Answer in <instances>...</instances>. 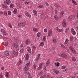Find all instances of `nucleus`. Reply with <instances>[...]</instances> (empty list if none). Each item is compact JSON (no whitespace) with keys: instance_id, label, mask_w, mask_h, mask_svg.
<instances>
[{"instance_id":"nucleus-1","label":"nucleus","mask_w":78,"mask_h":78,"mask_svg":"<svg viewBox=\"0 0 78 78\" xmlns=\"http://www.w3.org/2000/svg\"><path fill=\"white\" fill-rule=\"evenodd\" d=\"M26 23L25 22H23L21 23H18L19 27H25V25Z\"/></svg>"},{"instance_id":"nucleus-2","label":"nucleus","mask_w":78,"mask_h":78,"mask_svg":"<svg viewBox=\"0 0 78 78\" xmlns=\"http://www.w3.org/2000/svg\"><path fill=\"white\" fill-rule=\"evenodd\" d=\"M30 63H27L26 65L25 68H24L25 71H26V73H27V71L28 69V68L30 67Z\"/></svg>"},{"instance_id":"nucleus-3","label":"nucleus","mask_w":78,"mask_h":78,"mask_svg":"<svg viewBox=\"0 0 78 78\" xmlns=\"http://www.w3.org/2000/svg\"><path fill=\"white\" fill-rule=\"evenodd\" d=\"M69 48L70 50H71V51H72L73 53H76V51H75V49H74L72 47H69Z\"/></svg>"},{"instance_id":"nucleus-4","label":"nucleus","mask_w":78,"mask_h":78,"mask_svg":"<svg viewBox=\"0 0 78 78\" xmlns=\"http://www.w3.org/2000/svg\"><path fill=\"white\" fill-rule=\"evenodd\" d=\"M41 19L42 20H45V16L44 13H41Z\"/></svg>"},{"instance_id":"nucleus-5","label":"nucleus","mask_w":78,"mask_h":78,"mask_svg":"<svg viewBox=\"0 0 78 78\" xmlns=\"http://www.w3.org/2000/svg\"><path fill=\"white\" fill-rule=\"evenodd\" d=\"M75 18V16L73 15H71L69 16L68 19L69 20L70 19L73 20V19H74Z\"/></svg>"},{"instance_id":"nucleus-6","label":"nucleus","mask_w":78,"mask_h":78,"mask_svg":"<svg viewBox=\"0 0 78 78\" xmlns=\"http://www.w3.org/2000/svg\"><path fill=\"white\" fill-rule=\"evenodd\" d=\"M25 16H27V17H28L30 18L31 17V16L29 14V13H28V12H27V11H25Z\"/></svg>"},{"instance_id":"nucleus-7","label":"nucleus","mask_w":78,"mask_h":78,"mask_svg":"<svg viewBox=\"0 0 78 78\" xmlns=\"http://www.w3.org/2000/svg\"><path fill=\"white\" fill-rule=\"evenodd\" d=\"M60 56L61 57H62V58H65V59H66V58H67V56L66 55L63 54H62L60 55Z\"/></svg>"},{"instance_id":"nucleus-8","label":"nucleus","mask_w":78,"mask_h":78,"mask_svg":"<svg viewBox=\"0 0 78 78\" xmlns=\"http://www.w3.org/2000/svg\"><path fill=\"white\" fill-rule=\"evenodd\" d=\"M10 0H6V1H4V3L5 5H9V3H10Z\"/></svg>"},{"instance_id":"nucleus-9","label":"nucleus","mask_w":78,"mask_h":78,"mask_svg":"<svg viewBox=\"0 0 78 78\" xmlns=\"http://www.w3.org/2000/svg\"><path fill=\"white\" fill-rule=\"evenodd\" d=\"M27 51H28V53H31V48L30 47L28 46L27 48Z\"/></svg>"},{"instance_id":"nucleus-10","label":"nucleus","mask_w":78,"mask_h":78,"mask_svg":"<svg viewBox=\"0 0 78 78\" xmlns=\"http://www.w3.org/2000/svg\"><path fill=\"white\" fill-rule=\"evenodd\" d=\"M62 26L63 27H65L66 26V21L65 20H64L62 23Z\"/></svg>"},{"instance_id":"nucleus-11","label":"nucleus","mask_w":78,"mask_h":78,"mask_svg":"<svg viewBox=\"0 0 78 78\" xmlns=\"http://www.w3.org/2000/svg\"><path fill=\"white\" fill-rule=\"evenodd\" d=\"M53 35V33L51 31V30H49L48 32V36H51Z\"/></svg>"},{"instance_id":"nucleus-12","label":"nucleus","mask_w":78,"mask_h":78,"mask_svg":"<svg viewBox=\"0 0 78 78\" xmlns=\"http://www.w3.org/2000/svg\"><path fill=\"white\" fill-rule=\"evenodd\" d=\"M1 31L2 33L4 34V35H6V31L5 30L3 29H2L1 30Z\"/></svg>"},{"instance_id":"nucleus-13","label":"nucleus","mask_w":78,"mask_h":78,"mask_svg":"<svg viewBox=\"0 0 78 78\" xmlns=\"http://www.w3.org/2000/svg\"><path fill=\"white\" fill-rule=\"evenodd\" d=\"M71 32L72 33V34H73V35H75L76 33L75 31V30L73 28L71 29Z\"/></svg>"},{"instance_id":"nucleus-14","label":"nucleus","mask_w":78,"mask_h":78,"mask_svg":"<svg viewBox=\"0 0 78 78\" xmlns=\"http://www.w3.org/2000/svg\"><path fill=\"white\" fill-rule=\"evenodd\" d=\"M55 7H56L57 8H60L61 6H60V5H59V4L58 3H55Z\"/></svg>"},{"instance_id":"nucleus-15","label":"nucleus","mask_w":78,"mask_h":78,"mask_svg":"<svg viewBox=\"0 0 78 78\" xmlns=\"http://www.w3.org/2000/svg\"><path fill=\"white\" fill-rule=\"evenodd\" d=\"M56 29L58 32H62V31H63V29H58V27H56Z\"/></svg>"},{"instance_id":"nucleus-16","label":"nucleus","mask_w":78,"mask_h":78,"mask_svg":"<svg viewBox=\"0 0 78 78\" xmlns=\"http://www.w3.org/2000/svg\"><path fill=\"white\" fill-rule=\"evenodd\" d=\"M64 12H62L60 14L59 18H61L63 17V14H64Z\"/></svg>"},{"instance_id":"nucleus-17","label":"nucleus","mask_w":78,"mask_h":78,"mask_svg":"<svg viewBox=\"0 0 78 78\" xmlns=\"http://www.w3.org/2000/svg\"><path fill=\"white\" fill-rule=\"evenodd\" d=\"M14 40H15V41H16V42H19V41H20V40L18 38H17L16 37H15L14 38Z\"/></svg>"},{"instance_id":"nucleus-18","label":"nucleus","mask_w":78,"mask_h":78,"mask_svg":"<svg viewBox=\"0 0 78 78\" xmlns=\"http://www.w3.org/2000/svg\"><path fill=\"white\" fill-rule=\"evenodd\" d=\"M30 42V41L29 40H27L26 41V43L27 45H29Z\"/></svg>"},{"instance_id":"nucleus-19","label":"nucleus","mask_w":78,"mask_h":78,"mask_svg":"<svg viewBox=\"0 0 78 78\" xmlns=\"http://www.w3.org/2000/svg\"><path fill=\"white\" fill-rule=\"evenodd\" d=\"M54 18H55V19L56 20H59V17H58V16L57 15L55 16Z\"/></svg>"},{"instance_id":"nucleus-20","label":"nucleus","mask_w":78,"mask_h":78,"mask_svg":"<svg viewBox=\"0 0 78 78\" xmlns=\"http://www.w3.org/2000/svg\"><path fill=\"white\" fill-rule=\"evenodd\" d=\"M5 54L6 56H8L9 55V52L8 51H5Z\"/></svg>"},{"instance_id":"nucleus-21","label":"nucleus","mask_w":78,"mask_h":78,"mask_svg":"<svg viewBox=\"0 0 78 78\" xmlns=\"http://www.w3.org/2000/svg\"><path fill=\"white\" fill-rule=\"evenodd\" d=\"M14 46L15 48H17L18 47V45H17V43H15L14 44Z\"/></svg>"},{"instance_id":"nucleus-22","label":"nucleus","mask_w":78,"mask_h":78,"mask_svg":"<svg viewBox=\"0 0 78 78\" xmlns=\"http://www.w3.org/2000/svg\"><path fill=\"white\" fill-rule=\"evenodd\" d=\"M54 72L56 74H58V73H59V71L57 70H54Z\"/></svg>"},{"instance_id":"nucleus-23","label":"nucleus","mask_w":78,"mask_h":78,"mask_svg":"<svg viewBox=\"0 0 78 78\" xmlns=\"http://www.w3.org/2000/svg\"><path fill=\"white\" fill-rule=\"evenodd\" d=\"M72 2L73 3H74V5H77V3H76V2H75V0H72Z\"/></svg>"},{"instance_id":"nucleus-24","label":"nucleus","mask_w":78,"mask_h":78,"mask_svg":"<svg viewBox=\"0 0 78 78\" xmlns=\"http://www.w3.org/2000/svg\"><path fill=\"white\" fill-rule=\"evenodd\" d=\"M59 63L58 62H57V63H55V65L56 66H57V67L59 66Z\"/></svg>"},{"instance_id":"nucleus-25","label":"nucleus","mask_w":78,"mask_h":78,"mask_svg":"<svg viewBox=\"0 0 78 78\" xmlns=\"http://www.w3.org/2000/svg\"><path fill=\"white\" fill-rule=\"evenodd\" d=\"M68 42H69V40H68V39H66L65 42L64 43V44L65 45H66V44H67V43H68Z\"/></svg>"},{"instance_id":"nucleus-26","label":"nucleus","mask_w":78,"mask_h":78,"mask_svg":"<svg viewBox=\"0 0 78 78\" xmlns=\"http://www.w3.org/2000/svg\"><path fill=\"white\" fill-rule=\"evenodd\" d=\"M17 51H16V50H14V52L13 53V54L12 55L13 56L14 55H16V54H17Z\"/></svg>"},{"instance_id":"nucleus-27","label":"nucleus","mask_w":78,"mask_h":78,"mask_svg":"<svg viewBox=\"0 0 78 78\" xmlns=\"http://www.w3.org/2000/svg\"><path fill=\"white\" fill-rule=\"evenodd\" d=\"M17 9H15L13 11V13L16 14V13H17Z\"/></svg>"},{"instance_id":"nucleus-28","label":"nucleus","mask_w":78,"mask_h":78,"mask_svg":"<svg viewBox=\"0 0 78 78\" xmlns=\"http://www.w3.org/2000/svg\"><path fill=\"white\" fill-rule=\"evenodd\" d=\"M45 36H44L43 37V42H44V41H46V38H45L46 37Z\"/></svg>"},{"instance_id":"nucleus-29","label":"nucleus","mask_w":78,"mask_h":78,"mask_svg":"<svg viewBox=\"0 0 78 78\" xmlns=\"http://www.w3.org/2000/svg\"><path fill=\"white\" fill-rule=\"evenodd\" d=\"M37 36L38 37H41V32H39L37 34Z\"/></svg>"},{"instance_id":"nucleus-30","label":"nucleus","mask_w":78,"mask_h":78,"mask_svg":"<svg viewBox=\"0 0 78 78\" xmlns=\"http://www.w3.org/2000/svg\"><path fill=\"white\" fill-rule=\"evenodd\" d=\"M49 64H50V62L48 61H47L46 64V66H48Z\"/></svg>"},{"instance_id":"nucleus-31","label":"nucleus","mask_w":78,"mask_h":78,"mask_svg":"<svg viewBox=\"0 0 78 78\" xmlns=\"http://www.w3.org/2000/svg\"><path fill=\"white\" fill-rule=\"evenodd\" d=\"M9 75V73H8L6 72L5 73V76H6V77L7 78H8Z\"/></svg>"},{"instance_id":"nucleus-32","label":"nucleus","mask_w":78,"mask_h":78,"mask_svg":"<svg viewBox=\"0 0 78 78\" xmlns=\"http://www.w3.org/2000/svg\"><path fill=\"white\" fill-rule=\"evenodd\" d=\"M53 42L54 44H56V39H53Z\"/></svg>"},{"instance_id":"nucleus-33","label":"nucleus","mask_w":78,"mask_h":78,"mask_svg":"<svg viewBox=\"0 0 78 78\" xmlns=\"http://www.w3.org/2000/svg\"><path fill=\"white\" fill-rule=\"evenodd\" d=\"M44 45V43L43 42H41L40 44V46H43Z\"/></svg>"},{"instance_id":"nucleus-34","label":"nucleus","mask_w":78,"mask_h":78,"mask_svg":"<svg viewBox=\"0 0 78 78\" xmlns=\"http://www.w3.org/2000/svg\"><path fill=\"white\" fill-rule=\"evenodd\" d=\"M29 58V56H28V55H26V60H28Z\"/></svg>"},{"instance_id":"nucleus-35","label":"nucleus","mask_w":78,"mask_h":78,"mask_svg":"<svg viewBox=\"0 0 78 78\" xmlns=\"http://www.w3.org/2000/svg\"><path fill=\"white\" fill-rule=\"evenodd\" d=\"M72 60L73 61H76V59L74 57H73V58H72Z\"/></svg>"},{"instance_id":"nucleus-36","label":"nucleus","mask_w":78,"mask_h":78,"mask_svg":"<svg viewBox=\"0 0 78 78\" xmlns=\"http://www.w3.org/2000/svg\"><path fill=\"white\" fill-rule=\"evenodd\" d=\"M60 45L62 47L65 48V49H66V48L65 46H64V45L63 44H60Z\"/></svg>"},{"instance_id":"nucleus-37","label":"nucleus","mask_w":78,"mask_h":78,"mask_svg":"<svg viewBox=\"0 0 78 78\" xmlns=\"http://www.w3.org/2000/svg\"><path fill=\"white\" fill-rule=\"evenodd\" d=\"M24 51V49L23 48L20 51V53H23V52Z\"/></svg>"},{"instance_id":"nucleus-38","label":"nucleus","mask_w":78,"mask_h":78,"mask_svg":"<svg viewBox=\"0 0 78 78\" xmlns=\"http://www.w3.org/2000/svg\"><path fill=\"white\" fill-rule=\"evenodd\" d=\"M33 30L34 31H38V29H37V28H34Z\"/></svg>"},{"instance_id":"nucleus-39","label":"nucleus","mask_w":78,"mask_h":78,"mask_svg":"<svg viewBox=\"0 0 78 78\" xmlns=\"http://www.w3.org/2000/svg\"><path fill=\"white\" fill-rule=\"evenodd\" d=\"M10 7L11 8H12L14 7V5L13 4H11L10 5Z\"/></svg>"},{"instance_id":"nucleus-40","label":"nucleus","mask_w":78,"mask_h":78,"mask_svg":"<svg viewBox=\"0 0 78 78\" xmlns=\"http://www.w3.org/2000/svg\"><path fill=\"white\" fill-rule=\"evenodd\" d=\"M42 69V66H39V67H38V70H41Z\"/></svg>"},{"instance_id":"nucleus-41","label":"nucleus","mask_w":78,"mask_h":78,"mask_svg":"<svg viewBox=\"0 0 78 78\" xmlns=\"http://www.w3.org/2000/svg\"><path fill=\"white\" fill-rule=\"evenodd\" d=\"M30 3V1H25V4L26 5H27L28 3Z\"/></svg>"},{"instance_id":"nucleus-42","label":"nucleus","mask_w":78,"mask_h":78,"mask_svg":"<svg viewBox=\"0 0 78 78\" xmlns=\"http://www.w3.org/2000/svg\"><path fill=\"white\" fill-rule=\"evenodd\" d=\"M8 13L9 16H11V12L10 11H8Z\"/></svg>"},{"instance_id":"nucleus-43","label":"nucleus","mask_w":78,"mask_h":78,"mask_svg":"<svg viewBox=\"0 0 78 78\" xmlns=\"http://www.w3.org/2000/svg\"><path fill=\"white\" fill-rule=\"evenodd\" d=\"M4 15H5V16H7V12L6 11H5L4 13Z\"/></svg>"},{"instance_id":"nucleus-44","label":"nucleus","mask_w":78,"mask_h":78,"mask_svg":"<svg viewBox=\"0 0 78 78\" xmlns=\"http://www.w3.org/2000/svg\"><path fill=\"white\" fill-rule=\"evenodd\" d=\"M22 63V60H20V61L19 62L18 64L19 65H20V64H21Z\"/></svg>"},{"instance_id":"nucleus-45","label":"nucleus","mask_w":78,"mask_h":78,"mask_svg":"<svg viewBox=\"0 0 78 78\" xmlns=\"http://www.w3.org/2000/svg\"><path fill=\"white\" fill-rule=\"evenodd\" d=\"M66 69V66H62V69Z\"/></svg>"},{"instance_id":"nucleus-46","label":"nucleus","mask_w":78,"mask_h":78,"mask_svg":"<svg viewBox=\"0 0 78 78\" xmlns=\"http://www.w3.org/2000/svg\"><path fill=\"white\" fill-rule=\"evenodd\" d=\"M8 44V42H6L5 43L4 45L5 46H7V45Z\"/></svg>"},{"instance_id":"nucleus-47","label":"nucleus","mask_w":78,"mask_h":78,"mask_svg":"<svg viewBox=\"0 0 78 78\" xmlns=\"http://www.w3.org/2000/svg\"><path fill=\"white\" fill-rule=\"evenodd\" d=\"M39 58H40V57H37L36 59V60L38 61V60H39Z\"/></svg>"},{"instance_id":"nucleus-48","label":"nucleus","mask_w":78,"mask_h":78,"mask_svg":"<svg viewBox=\"0 0 78 78\" xmlns=\"http://www.w3.org/2000/svg\"><path fill=\"white\" fill-rule=\"evenodd\" d=\"M45 68L44 69V72H46L47 71V69L46 68V66L44 67Z\"/></svg>"},{"instance_id":"nucleus-49","label":"nucleus","mask_w":78,"mask_h":78,"mask_svg":"<svg viewBox=\"0 0 78 78\" xmlns=\"http://www.w3.org/2000/svg\"><path fill=\"white\" fill-rule=\"evenodd\" d=\"M43 7H44V6L42 5H40L38 6V7H39L40 8H43Z\"/></svg>"},{"instance_id":"nucleus-50","label":"nucleus","mask_w":78,"mask_h":78,"mask_svg":"<svg viewBox=\"0 0 78 78\" xmlns=\"http://www.w3.org/2000/svg\"><path fill=\"white\" fill-rule=\"evenodd\" d=\"M55 14H58V10H57L56 9H55Z\"/></svg>"},{"instance_id":"nucleus-51","label":"nucleus","mask_w":78,"mask_h":78,"mask_svg":"<svg viewBox=\"0 0 78 78\" xmlns=\"http://www.w3.org/2000/svg\"><path fill=\"white\" fill-rule=\"evenodd\" d=\"M34 14L36 16H37V12L36 11H34Z\"/></svg>"},{"instance_id":"nucleus-52","label":"nucleus","mask_w":78,"mask_h":78,"mask_svg":"<svg viewBox=\"0 0 78 78\" xmlns=\"http://www.w3.org/2000/svg\"><path fill=\"white\" fill-rule=\"evenodd\" d=\"M8 26L10 28H12V26H11V24L10 23L9 24Z\"/></svg>"},{"instance_id":"nucleus-53","label":"nucleus","mask_w":78,"mask_h":78,"mask_svg":"<svg viewBox=\"0 0 78 78\" xmlns=\"http://www.w3.org/2000/svg\"><path fill=\"white\" fill-rule=\"evenodd\" d=\"M45 4H46V6H49V4L48 3L46 2L45 3Z\"/></svg>"},{"instance_id":"nucleus-54","label":"nucleus","mask_w":78,"mask_h":78,"mask_svg":"<svg viewBox=\"0 0 78 78\" xmlns=\"http://www.w3.org/2000/svg\"><path fill=\"white\" fill-rule=\"evenodd\" d=\"M40 66L42 67L43 66V63H41L39 65Z\"/></svg>"},{"instance_id":"nucleus-55","label":"nucleus","mask_w":78,"mask_h":78,"mask_svg":"<svg viewBox=\"0 0 78 78\" xmlns=\"http://www.w3.org/2000/svg\"><path fill=\"white\" fill-rule=\"evenodd\" d=\"M28 77L29 78H31V75L30 74H29Z\"/></svg>"},{"instance_id":"nucleus-56","label":"nucleus","mask_w":78,"mask_h":78,"mask_svg":"<svg viewBox=\"0 0 78 78\" xmlns=\"http://www.w3.org/2000/svg\"><path fill=\"white\" fill-rule=\"evenodd\" d=\"M44 31L45 33H46V32L47 31V29H45L44 30Z\"/></svg>"},{"instance_id":"nucleus-57","label":"nucleus","mask_w":78,"mask_h":78,"mask_svg":"<svg viewBox=\"0 0 78 78\" xmlns=\"http://www.w3.org/2000/svg\"><path fill=\"white\" fill-rule=\"evenodd\" d=\"M70 40L71 41H73V38H72V37H70Z\"/></svg>"},{"instance_id":"nucleus-58","label":"nucleus","mask_w":78,"mask_h":78,"mask_svg":"<svg viewBox=\"0 0 78 78\" xmlns=\"http://www.w3.org/2000/svg\"><path fill=\"white\" fill-rule=\"evenodd\" d=\"M34 70H35V69H36V65H34Z\"/></svg>"},{"instance_id":"nucleus-59","label":"nucleus","mask_w":78,"mask_h":78,"mask_svg":"<svg viewBox=\"0 0 78 78\" xmlns=\"http://www.w3.org/2000/svg\"><path fill=\"white\" fill-rule=\"evenodd\" d=\"M74 45L75 46H76V47H77V46H78V45H77L76 43H75Z\"/></svg>"},{"instance_id":"nucleus-60","label":"nucleus","mask_w":78,"mask_h":78,"mask_svg":"<svg viewBox=\"0 0 78 78\" xmlns=\"http://www.w3.org/2000/svg\"><path fill=\"white\" fill-rule=\"evenodd\" d=\"M49 8H50V9H53V7H52V6H50Z\"/></svg>"},{"instance_id":"nucleus-61","label":"nucleus","mask_w":78,"mask_h":78,"mask_svg":"<svg viewBox=\"0 0 78 78\" xmlns=\"http://www.w3.org/2000/svg\"><path fill=\"white\" fill-rule=\"evenodd\" d=\"M51 50H55V48H51Z\"/></svg>"},{"instance_id":"nucleus-62","label":"nucleus","mask_w":78,"mask_h":78,"mask_svg":"<svg viewBox=\"0 0 78 78\" xmlns=\"http://www.w3.org/2000/svg\"><path fill=\"white\" fill-rule=\"evenodd\" d=\"M3 77V76L2 75H0V78H2Z\"/></svg>"},{"instance_id":"nucleus-63","label":"nucleus","mask_w":78,"mask_h":78,"mask_svg":"<svg viewBox=\"0 0 78 78\" xmlns=\"http://www.w3.org/2000/svg\"><path fill=\"white\" fill-rule=\"evenodd\" d=\"M1 69H2V70H4V67H2L1 68Z\"/></svg>"},{"instance_id":"nucleus-64","label":"nucleus","mask_w":78,"mask_h":78,"mask_svg":"<svg viewBox=\"0 0 78 78\" xmlns=\"http://www.w3.org/2000/svg\"><path fill=\"white\" fill-rule=\"evenodd\" d=\"M3 14V12H0V14Z\"/></svg>"}]
</instances>
